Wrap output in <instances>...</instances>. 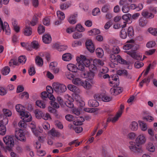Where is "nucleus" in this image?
I'll return each instance as SVG.
<instances>
[{"label": "nucleus", "mask_w": 157, "mask_h": 157, "mask_svg": "<svg viewBox=\"0 0 157 157\" xmlns=\"http://www.w3.org/2000/svg\"><path fill=\"white\" fill-rule=\"evenodd\" d=\"M66 75L68 79L72 80L75 76H80L84 78H89L91 79L93 78L94 74L90 69H68Z\"/></svg>", "instance_id": "obj_1"}, {"label": "nucleus", "mask_w": 157, "mask_h": 157, "mask_svg": "<svg viewBox=\"0 0 157 157\" xmlns=\"http://www.w3.org/2000/svg\"><path fill=\"white\" fill-rule=\"evenodd\" d=\"M147 138L144 134L139 135L135 139V142L131 141L129 142L128 147L130 150L134 153H141L143 152L142 146H140L145 144L147 141Z\"/></svg>", "instance_id": "obj_2"}, {"label": "nucleus", "mask_w": 157, "mask_h": 157, "mask_svg": "<svg viewBox=\"0 0 157 157\" xmlns=\"http://www.w3.org/2000/svg\"><path fill=\"white\" fill-rule=\"evenodd\" d=\"M72 82L75 85L82 86L85 89L87 90L90 89L92 87L91 85L86 80L84 81L78 77H75L73 79Z\"/></svg>", "instance_id": "obj_3"}, {"label": "nucleus", "mask_w": 157, "mask_h": 157, "mask_svg": "<svg viewBox=\"0 0 157 157\" xmlns=\"http://www.w3.org/2000/svg\"><path fill=\"white\" fill-rule=\"evenodd\" d=\"M110 59L112 63L119 62V63L128 64V62L125 60L123 59L119 55L114 54L112 53L110 55Z\"/></svg>", "instance_id": "obj_4"}, {"label": "nucleus", "mask_w": 157, "mask_h": 157, "mask_svg": "<svg viewBox=\"0 0 157 157\" xmlns=\"http://www.w3.org/2000/svg\"><path fill=\"white\" fill-rule=\"evenodd\" d=\"M3 141L9 150H10L14 145V142L13 136L7 135L3 137Z\"/></svg>", "instance_id": "obj_5"}, {"label": "nucleus", "mask_w": 157, "mask_h": 157, "mask_svg": "<svg viewBox=\"0 0 157 157\" xmlns=\"http://www.w3.org/2000/svg\"><path fill=\"white\" fill-rule=\"evenodd\" d=\"M52 86L54 91L58 94L64 92L67 90L66 86L58 82L53 83Z\"/></svg>", "instance_id": "obj_6"}, {"label": "nucleus", "mask_w": 157, "mask_h": 157, "mask_svg": "<svg viewBox=\"0 0 157 157\" xmlns=\"http://www.w3.org/2000/svg\"><path fill=\"white\" fill-rule=\"evenodd\" d=\"M94 98L95 99L99 101L102 100L105 102H109L111 100V98L105 93L96 94L94 95Z\"/></svg>", "instance_id": "obj_7"}, {"label": "nucleus", "mask_w": 157, "mask_h": 157, "mask_svg": "<svg viewBox=\"0 0 157 157\" xmlns=\"http://www.w3.org/2000/svg\"><path fill=\"white\" fill-rule=\"evenodd\" d=\"M26 58L24 56H20L19 57L18 61L17 60L11 59L9 62V65L11 66L12 65L18 66L19 63L23 64L26 62Z\"/></svg>", "instance_id": "obj_8"}, {"label": "nucleus", "mask_w": 157, "mask_h": 157, "mask_svg": "<svg viewBox=\"0 0 157 157\" xmlns=\"http://www.w3.org/2000/svg\"><path fill=\"white\" fill-rule=\"evenodd\" d=\"M15 136L18 140L21 142H25L26 138L24 132L21 129L16 130L15 132Z\"/></svg>", "instance_id": "obj_9"}, {"label": "nucleus", "mask_w": 157, "mask_h": 157, "mask_svg": "<svg viewBox=\"0 0 157 157\" xmlns=\"http://www.w3.org/2000/svg\"><path fill=\"white\" fill-rule=\"evenodd\" d=\"M3 30L5 31L6 34L7 35H10V29L8 23L4 22V24L1 18L0 17V32Z\"/></svg>", "instance_id": "obj_10"}, {"label": "nucleus", "mask_w": 157, "mask_h": 157, "mask_svg": "<svg viewBox=\"0 0 157 157\" xmlns=\"http://www.w3.org/2000/svg\"><path fill=\"white\" fill-rule=\"evenodd\" d=\"M30 127L33 134L36 137L40 136L42 132V130L40 128H36L35 123L34 122H32L30 124Z\"/></svg>", "instance_id": "obj_11"}, {"label": "nucleus", "mask_w": 157, "mask_h": 157, "mask_svg": "<svg viewBox=\"0 0 157 157\" xmlns=\"http://www.w3.org/2000/svg\"><path fill=\"white\" fill-rule=\"evenodd\" d=\"M109 81L110 85L112 86H115L119 85V80L117 75H113L111 77H109Z\"/></svg>", "instance_id": "obj_12"}, {"label": "nucleus", "mask_w": 157, "mask_h": 157, "mask_svg": "<svg viewBox=\"0 0 157 157\" xmlns=\"http://www.w3.org/2000/svg\"><path fill=\"white\" fill-rule=\"evenodd\" d=\"M21 118L25 122H28L32 121V118L30 113L26 111L21 113L20 115Z\"/></svg>", "instance_id": "obj_13"}, {"label": "nucleus", "mask_w": 157, "mask_h": 157, "mask_svg": "<svg viewBox=\"0 0 157 157\" xmlns=\"http://www.w3.org/2000/svg\"><path fill=\"white\" fill-rule=\"evenodd\" d=\"M130 55L133 58L136 60H141L142 58V55L140 53H136L133 51H126L125 52Z\"/></svg>", "instance_id": "obj_14"}, {"label": "nucleus", "mask_w": 157, "mask_h": 157, "mask_svg": "<svg viewBox=\"0 0 157 157\" xmlns=\"http://www.w3.org/2000/svg\"><path fill=\"white\" fill-rule=\"evenodd\" d=\"M86 46L87 49L91 52H93L95 50L94 45L91 40H89L86 42Z\"/></svg>", "instance_id": "obj_15"}, {"label": "nucleus", "mask_w": 157, "mask_h": 157, "mask_svg": "<svg viewBox=\"0 0 157 157\" xmlns=\"http://www.w3.org/2000/svg\"><path fill=\"white\" fill-rule=\"evenodd\" d=\"M146 149L149 152H154L155 150V148L153 143L149 142L145 145Z\"/></svg>", "instance_id": "obj_16"}, {"label": "nucleus", "mask_w": 157, "mask_h": 157, "mask_svg": "<svg viewBox=\"0 0 157 157\" xmlns=\"http://www.w3.org/2000/svg\"><path fill=\"white\" fill-rule=\"evenodd\" d=\"M143 7L144 5L142 3L138 4V6L135 4H132L129 6L130 10H135L136 11H139L142 10Z\"/></svg>", "instance_id": "obj_17"}, {"label": "nucleus", "mask_w": 157, "mask_h": 157, "mask_svg": "<svg viewBox=\"0 0 157 157\" xmlns=\"http://www.w3.org/2000/svg\"><path fill=\"white\" fill-rule=\"evenodd\" d=\"M140 128L141 130L145 132L147 131L148 128L147 125V123L142 121L139 120L138 121Z\"/></svg>", "instance_id": "obj_18"}, {"label": "nucleus", "mask_w": 157, "mask_h": 157, "mask_svg": "<svg viewBox=\"0 0 157 157\" xmlns=\"http://www.w3.org/2000/svg\"><path fill=\"white\" fill-rule=\"evenodd\" d=\"M121 111L118 112L116 115L112 118L110 117L108 118L107 119V121L108 122L111 121L113 123L116 122L121 115Z\"/></svg>", "instance_id": "obj_19"}, {"label": "nucleus", "mask_w": 157, "mask_h": 157, "mask_svg": "<svg viewBox=\"0 0 157 157\" xmlns=\"http://www.w3.org/2000/svg\"><path fill=\"white\" fill-rule=\"evenodd\" d=\"M43 42L45 44H49L52 40L51 35L48 33L45 34L42 36Z\"/></svg>", "instance_id": "obj_20"}, {"label": "nucleus", "mask_w": 157, "mask_h": 157, "mask_svg": "<svg viewBox=\"0 0 157 157\" xmlns=\"http://www.w3.org/2000/svg\"><path fill=\"white\" fill-rule=\"evenodd\" d=\"M8 122V118L5 117L3 115L1 114L0 116V125L6 126Z\"/></svg>", "instance_id": "obj_21"}, {"label": "nucleus", "mask_w": 157, "mask_h": 157, "mask_svg": "<svg viewBox=\"0 0 157 157\" xmlns=\"http://www.w3.org/2000/svg\"><path fill=\"white\" fill-rule=\"evenodd\" d=\"M32 33V28L29 26H26L24 29V33L26 36H30Z\"/></svg>", "instance_id": "obj_22"}, {"label": "nucleus", "mask_w": 157, "mask_h": 157, "mask_svg": "<svg viewBox=\"0 0 157 157\" xmlns=\"http://www.w3.org/2000/svg\"><path fill=\"white\" fill-rule=\"evenodd\" d=\"M84 121V118L82 117H76V120L73 121V124L75 125H80L82 124Z\"/></svg>", "instance_id": "obj_23"}, {"label": "nucleus", "mask_w": 157, "mask_h": 157, "mask_svg": "<svg viewBox=\"0 0 157 157\" xmlns=\"http://www.w3.org/2000/svg\"><path fill=\"white\" fill-rule=\"evenodd\" d=\"M111 94L113 95H116L120 94L121 91L119 87L112 88L110 90Z\"/></svg>", "instance_id": "obj_24"}, {"label": "nucleus", "mask_w": 157, "mask_h": 157, "mask_svg": "<svg viewBox=\"0 0 157 157\" xmlns=\"http://www.w3.org/2000/svg\"><path fill=\"white\" fill-rule=\"evenodd\" d=\"M138 124L137 122L133 121L130 123L129 128L132 131H136L138 129Z\"/></svg>", "instance_id": "obj_25"}, {"label": "nucleus", "mask_w": 157, "mask_h": 157, "mask_svg": "<svg viewBox=\"0 0 157 157\" xmlns=\"http://www.w3.org/2000/svg\"><path fill=\"white\" fill-rule=\"evenodd\" d=\"M54 47L59 51H63L67 48V46L66 45H61L56 43L55 44Z\"/></svg>", "instance_id": "obj_26"}, {"label": "nucleus", "mask_w": 157, "mask_h": 157, "mask_svg": "<svg viewBox=\"0 0 157 157\" xmlns=\"http://www.w3.org/2000/svg\"><path fill=\"white\" fill-rule=\"evenodd\" d=\"M67 88L70 91L74 93H79V90L76 86L72 84H69L67 86Z\"/></svg>", "instance_id": "obj_27"}, {"label": "nucleus", "mask_w": 157, "mask_h": 157, "mask_svg": "<svg viewBox=\"0 0 157 157\" xmlns=\"http://www.w3.org/2000/svg\"><path fill=\"white\" fill-rule=\"evenodd\" d=\"M93 67L92 69H96V66L98 65L102 66L104 64L103 62L99 59H95L93 61Z\"/></svg>", "instance_id": "obj_28"}, {"label": "nucleus", "mask_w": 157, "mask_h": 157, "mask_svg": "<svg viewBox=\"0 0 157 157\" xmlns=\"http://www.w3.org/2000/svg\"><path fill=\"white\" fill-rule=\"evenodd\" d=\"M76 15L71 14L68 17V20L70 24H75L76 22Z\"/></svg>", "instance_id": "obj_29"}, {"label": "nucleus", "mask_w": 157, "mask_h": 157, "mask_svg": "<svg viewBox=\"0 0 157 157\" xmlns=\"http://www.w3.org/2000/svg\"><path fill=\"white\" fill-rule=\"evenodd\" d=\"M16 110L20 113V115L21 113L25 111V109L24 106L21 104H17L15 106Z\"/></svg>", "instance_id": "obj_30"}, {"label": "nucleus", "mask_w": 157, "mask_h": 157, "mask_svg": "<svg viewBox=\"0 0 157 157\" xmlns=\"http://www.w3.org/2000/svg\"><path fill=\"white\" fill-rule=\"evenodd\" d=\"M77 63L76 64V66L77 67V69H83V61H82L81 58L80 57H77L76 58Z\"/></svg>", "instance_id": "obj_31"}, {"label": "nucleus", "mask_w": 157, "mask_h": 157, "mask_svg": "<svg viewBox=\"0 0 157 157\" xmlns=\"http://www.w3.org/2000/svg\"><path fill=\"white\" fill-rule=\"evenodd\" d=\"M142 15L145 18H152L154 17V15L152 13H149L146 10H143L142 13Z\"/></svg>", "instance_id": "obj_32"}, {"label": "nucleus", "mask_w": 157, "mask_h": 157, "mask_svg": "<svg viewBox=\"0 0 157 157\" xmlns=\"http://www.w3.org/2000/svg\"><path fill=\"white\" fill-rule=\"evenodd\" d=\"M88 105L90 107H96L99 105V104L95 100H90L88 102Z\"/></svg>", "instance_id": "obj_33"}, {"label": "nucleus", "mask_w": 157, "mask_h": 157, "mask_svg": "<svg viewBox=\"0 0 157 157\" xmlns=\"http://www.w3.org/2000/svg\"><path fill=\"white\" fill-rule=\"evenodd\" d=\"M50 136H53L58 137L60 136V133L55 130L54 128L52 129L48 133Z\"/></svg>", "instance_id": "obj_34"}, {"label": "nucleus", "mask_w": 157, "mask_h": 157, "mask_svg": "<svg viewBox=\"0 0 157 157\" xmlns=\"http://www.w3.org/2000/svg\"><path fill=\"white\" fill-rule=\"evenodd\" d=\"M72 58L71 54L70 53H66L64 54L62 57L63 60L65 61H69Z\"/></svg>", "instance_id": "obj_35"}, {"label": "nucleus", "mask_w": 157, "mask_h": 157, "mask_svg": "<svg viewBox=\"0 0 157 157\" xmlns=\"http://www.w3.org/2000/svg\"><path fill=\"white\" fill-rule=\"evenodd\" d=\"M36 104L39 107L42 109H44L45 107V102L41 100H38L36 101Z\"/></svg>", "instance_id": "obj_36"}, {"label": "nucleus", "mask_w": 157, "mask_h": 157, "mask_svg": "<svg viewBox=\"0 0 157 157\" xmlns=\"http://www.w3.org/2000/svg\"><path fill=\"white\" fill-rule=\"evenodd\" d=\"M34 113L36 117L38 119H40L42 118L43 113L42 111L38 109L35 110Z\"/></svg>", "instance_id": "obj_37"}, {"label": "nucleus", "mask_w": 157, "mask_h": 157, "mask_svg": "<svg viewBox=\"0 0 157 157\" xmlns=\"http://www.w3.org/2000/svg\"><path fill=\"white\" fill-rule=\"evenodd\" d=\"M96 55L99 58H102L104 54L103 49L100 48H97L96 50Z\"/></svg>", "instance_id": "obj_38"}, {"label": "nucleus", "mask_w": 157, "mask_h": 157, "mask_svg": "<svg viewBox=\"0 0 157 157\" xmlns=\"http://www.w3.org/2000/svg\"><path fill=\"white\" fill-rule=\"evenodd\" d=\"M4 116L5 117H10L11 116L12 114L11 111L9 109H4L2 110Z\"/></svg>", "instance_id": "obj_39"}, {"label": "nucleus", "mask_w": 157, "mask_h": 157, "mask_svg": "<svg viewBox=\"0 0 157 157\" xmlns=\"http://www.w3.org/2000/svg\"><path fill=\"white\" fill-rule=\"evenodd\" d=\"M35 61L36 64L39 66H41L43 64V60L42 58L39 56L36 57Z\"/></svg>", "instance_id": "obj_40"}, {"label": "nucleus", "mask_w": 157, "mask_h": 157, "mask_svg": "<svg viewBox=\"0 0 157 157\" xmlns=\"http://www.w3.org/2000/svg\"><path fill=\"white\" fill-rule=\"evenodd\" d=\"M147 22V20L145 17H141L139 20V25L141 26H144L145 25Z\"/></svg>", "instance_id": "obj_41"}, {"label": "nucleus", "mask_w": 157, "mask_h": 157, "mask_svg": "<svg viewBox=\"0 0 157 157\" xmlns=\"http://www.w3.org/2000/svg\"><path fill=\"white\" fill-rule=\"evenodd\" d=\"M75 98L76 101H78V105L81 107H83L85 105L84 102L81 100V98L79 95H77L76 96Z\"/></svg>", "instance_id": "obj_42"}, {"label": "nucleus", "mask_w": 157, "mask_h": 157, "mask_svg": "<svg viewBox=\"0 0 157 157\" xmlns=\"http://www.w3.org/2000/svg\"><path fill=\"white\" fill-rule=\"evenodd\" d=\"M127 36V33L126 30L124 29H123L120 33V37L123 39H125Z\"/></svg>", "instance_id": "obj_43"}, {"label": "nucleus", "mask_w": 157, "mask_h": 157, "mask_svg": "<svg viewBox=\"0 0 157 157\" xmlns=\"http://www.w3.org/2000/svg\"><path fill=\"white\" fill-rule=\"evenodd\" d=\"M6 132V126L0 125V135H4Z\"/></svg>", "instance_id": "obj_44"}, {"label": "nucleus", "mask_w": 157, "mask_h": 157, "mask_svg": "<svg viewBox=\"0 0 157 157\" xmlns=\"http://www.w3.org/2000/svg\"><path fill=\"white\" fill-rule=\"evenodd\" d=\"M83 110L85 112L89 113H94L98 110V108H84Z\"/></svg>", "instance_id": "obj_45"}, {"label": "nucleus", "mask_w": 157, "mask_h": 157, "mask_svg": "<svg viewBox=\"0 0 157 157\" xmlns=\"http://www.w3.org/2000/svg\"><path fill=\"white\" fill-rule=\"evenodd\" d=\"M131 3V0H121L119 2V4L121 6H128Z\"/></svg>", "instance_id": "obj_46"}, {"label": "nucleus", "mask_w": 157, "mask_h": 157, "mask_svg": "<svg viewBox=\"0 0 157 157\" xmlns=\"http://www.w3.org/2000/svg\"><path fill=\"white\" fill-rule=\"evenodd\" d=\"M57 15L58 18L61 21L63 20L65 17L64 13L60 11L57 12Z\"/></svg>", "instance_id": "obj_47"}, {"label": "nucleus", "mask_w": 157, "mask_h": 157, "mask_svg": "<svg viewBox=\"0 0 157 157\" xmlns=\"http://www.w3.org/2000/svg\"><path fill=\"white\" fill-rule=\"evenodd\" d=\"M117 74L118 75L126 77L128 75L127 71L125 69H119L117 71Z\"/></svg>", "instance_id": "obj_48"}, {"label": "nucleus", "mask_w": 157, "mask_h": 157, "mask_svg": "<svg viewBox=\"0 0 157 157\" xmlns=\"http://www.w3.org/2000/svg\"><path fill=\"white\" fill-rule=\"evenodd\" d=\"M128 35L129 37H132L134 34V31L132 27H129L127 30Z\"/></svg>", "instance_id": "obj_49"}, {"label": "nucleus", "mask_w": 157, "mask_h": 157, "mask_svg": "<svg viewBox=\"0 0 157 157\" xmlns=\"http://www.w3.org/2000/svg\"><path fill=\"white\" fill-rule=\"evenodd\" d=\"M136 136V133L133 132L129 133L127 135V138L131 140H134L135 139Z\"/></svg>", "instance_id": "obj_50"}, {"label": "nucleus", "mask_w": 157, "mask_h": 157, "mask_svg": "<svg viewBox=\"0 0 157 157\" xmlns=\"http://www.w3.org/2000/svg\"><path fill=\"white\" fill-rule=\"evenodd\" d=\"M70 4L68 2L62 3L60 6V8L62 10H65L68 8L70 6Z\"/></svg>", "instance_id": "obj_51"}, {"label": "nucleus", "mask_w": 157, "mask_h": 157, "mask_svg": "<svg viewBox=\"0 0 157 157\" xmlns=\"http://www.w3.org/2000/svg\"><path fill=\"white\" fill-rule=\"evenodd\" d=\"M42 118L46 121L50 120L51 119L50 114L48 113H43Z\"/></svg>", "instance_id": "obj_52"}, {"label": "nucleus", "mask_w": 157, "mask_h": 157, "mask_svg": "<svg viewBox=\"0 0 157 157\" xmlns=\"http://www.w3.org/2000/svg\"><path fill=\"white\" fill-rule=\"evenodd\" d=\"M89 33L90 35H96L99 34L100 32L98 29H94L89 31Z\"/></svg>", "instance_id": "obj_53"}, {"label": "nucleus", "mask_w": 157, "mask_h": 157, "mask_svg": "<svg viewBox=\"0 0 157 157\" xmlns=\"http://www.w3.org/2000/svg\"><path fill=\"white\" fill-rule=\"evenodd\" d=\"M124 24L122 25H120L118 24H116L113 25V27L115 29H117L121 27L122 28L125 27L127 24V22L124 21L123 22Z\"/></svg>", "instance_id": "obj_54"}, {"label": "nucleus", "mask_w": 157, "mask_h": 157, "mask_svg": "<svg viewBox=\"0 0 157 157\" xmlns=\"http://www.w3.org/2000/svg\"><path fill=\"white\" fill-rule=\"evenodd\" d=\"M148 31L152 35L157 36V29L150 28L148 29Z\"/></svg>", "instance_id": "obj_55"}, {"label": "nucleus", "mask_w": 157, "mask_h": 157, "mask_svg": "<svg viewBox=\"0 0 157 157\" xmlns=\"http://www.w3.org/2000/svg\"><path fill=\"white\" fill-rule=\"evenodd\" d=\"M153 77V75H151V76L150 78H148L147 79H144L140 83V86L142 87L143 86V84L144 83H148L150 82V79L152 78Z\"/></svg>", "instance_id": "obj_56"}, {"label": "nucleus", "mask_w": 157, "mask_h": 157, "mask_svg": "<svg viewBox=\"0 0 157 157\" xmlns=\"http://www.w3.org/2000/svg\"><path fill=\"white\" fill-rule=\"evenodd\" d=\"M156 44L155 41H151L148 42L146 44V46L149 48H152L155 46Z\"/></svg>", "instance_id": "obj_57"}, {"label": "nucleus", "mask_w": 157, "mask_h": 157, "mask_svg": "<svg viewBox=\"0 0 157 157\" xmlns=\"http://www.w3.org/2000/svg\"><path fill=\"white\" fill-rule=\"evenodd\" d=\"M120 51V50L117 46H115L112 48V52L113 53L117 55Z\"/></svg>", "instance_id": "obj_58"}, {"label": "nucleus", "mask_w": 157, "mask_h": 157, "mask_svg": "<svg viewBox=\"0 0 157 157\" xmlns=\"http://www.w3.org/2000/svg\"><path fill=\"white\" fill-rule=\"evenodd\" d=\"M82 36V34L80 32H77L75 33L73 35V37L74 39H77L80 38Z\"/></svg>", "instance_id": "obj_59"}, {"label": "nucleus", "mask_w": 157, "mask_h": 157, "mask_svg": "<svg viewBox=\"0 0 157 157\" xmlns=\"http://www.w3.org/2000/svg\"><path fill=\"white\" fill-rule=\"evenodd\" d=\"M75 28V30L76 29L78 32H83L85 30L84 28L80 24L77 25Z\"/></svg>", "instance_id": "obj_60"}, {"label": "nucleus", "mask_w": 157, "mask_h": 157, "mask_svg": "<svg viewBox=\"0 0 157 157\" xmlns=\"http://www.w3.org/2000/svg\"><path fill=\"white\" fill-rule=\"evenodd\" d=\"M90 61L89 60H83L82 63L83 69L85 68V67H89L90 65Z\"/></svg>", "instance_id": "obj_61"}, {"label": "nucleus", "mask_w": 157, "mask_h": 157, "mask_svg": "<svg viewBox=\"0 0 157 157\" xmlns=\"http://www.w3.org/2000/svg\"><path fill=\"white\" fill-rule=\"evenodd\" d=\"M110 9V5L109 4L105 5L102 8L101 11L104 13L107 12Z\"/></svg>", "instance_id": "obj_62"}, {"label": "nucleus", "mask_w": 157, "mask_h": 157, "mask_svg": "<svg viewBox=\"0 0 157 157\" xmlns=\"http://www.w3.org/2000/svg\"><path fill=\"white\" fill-rule=\"evenodd\" d=\"M65 117L66 120L69 121H71L75 120L74 117L71 114L67 115Z\"/></svg>", "instance_id": "obj_63"}, {"label": "nucleus", "mask_w": 157, "mask_h": 157, "mask_svg": "<svg viewBox=\"0 0 157 157\" xmlns=\"http://www.w3.org/2000/svg\"><path fill=\"white\" fill-rule=\"evenodd\" d=\"M131 15L129 13L124 15L122 16V19L124 21L130 20L131 18Z\"/></svg>", "instance_id": "obj_64"}]
</instances>
